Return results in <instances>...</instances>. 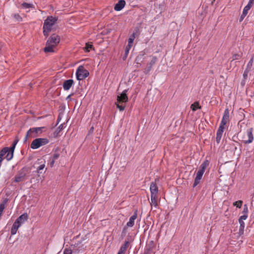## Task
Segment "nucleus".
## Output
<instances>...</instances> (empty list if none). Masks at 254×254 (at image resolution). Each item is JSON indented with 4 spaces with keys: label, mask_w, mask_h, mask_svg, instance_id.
<instances>
[{
    "label": "nucleus",
    "mask_w": 254,
    "mask_h": 254,
    "mask_svg": "<svg viewBox=\"0 0 254 254\" xmlns=\"http://www.w3.org/2000/svg\"><path fill=\"white\" fill-rule=\"evenodd\" d=\"M248 218V215H246V214H243V215H242L239 219H240V220H246L247 219V218Z\"/></svg>",
    "instance_id": "a18cd8bd"
},
{
    "label": "nucleus",
    "mask_w": 254,
    "mask_h": 254,
    "mask_svg": "<svg viewBox=\"0 0 254 254\" xmlns=\"http://www.w3.org/2000/svg\"><path fill=\"white\" fill-rule=\"evenodd\" d=\"M253 131L254 129L253 127H250L247 129L246 133V136L248 138V139L243 140V142L245 144H250L253 141L254 139Z\"/></svg>",
    "instance_id": "6e6552de"
},
{
    "label": "nucleus",
    "mask_w": 254,
    "mask_h": 254,
    "mask_svg": "<svg viewBox=\"0 0 254 254\" xmlns=\"http://www.w3.org/2000/svg\"><path fill=\"white\" fill-rule=\"evenodd\" d=\"M55 161L50 158V165L51 167H53L55 164Z\"/></svg>",
    "instance_id": "49530a36"
},
{
    "label": "nucleus",
    "mask_w": 254,
    "mask_h": 254,
    "mask_svg": "<svg viewBox=\"0 0 254 254\" xmlns=\"http://www.w3.org/2000/svg\"><path fill=\"white\" fill-rule=\"evenodd\" d=\"M64 125L63 124L60 125L57 129L53 133L54 137L56 138L59 136V133L60 131L64 128Z\"/></svg>",
    "instance_id": "aec40b11"
},
{
    "label": "nucleus",
    "mask_w": 254,
    "mask_h": 254,
    "mask_svg": "<svg viewBox=\"0 0 254 254\" xmlns=\"http://www.w3.org/2000/svg\"><path fill=\"white\" fill-rule=\"evenodd\" d=\"M6 153H7V154L6 156V158L7 160L9 161L13 158V152H12L9 149Z\"/></svg>",
    "instance_id": "bb28decb"
},
{
    "label": "nucleus",
    "mask_w": 254,
    "mask_h": 254,
    "mask_svg": "<svg viewBox=\"0 0 254 254\" xmlns=\"http://www.w3.org/2000/svg\"><path fill=\"white\" fill-rule=\"evenodd\" d=\"M157 61V57L155 56L153 57L152 60H151L149 64V65L147 67V68L145 69L144 71L145 74H148L152 68V66L155 64Z\"/></svg>",
    "instance_id": "f8f14e48"
},
{
    "label": "nucleus",
    "mask_w": 254,
    "mask_h": 254,
    "mask_svg": "<svg viewBox=\"0 0 254 254\" xmlns=\"http://www.w3.org/2000/svg\"><path fill=\"white\" fill-rule=\"evenodd\" d=\"M126 230H127V227H126V226H125V227L124 228L123 230V232H122V233H124V234H126Z\"/></svg>",
    "instance_id": "5fc2aeb1"
},
{
    "label": "nucleus",
    "mask_w": 254,
    "mask_h": 254,
    "mask_svg": "<svg viewBox=\"0 0 254 254\" xmlns=\"http://www.w3.org/2000/svg\"><path fill=\"white\" fill-rule=\"evenodd\" d=\"M190 108L193 111H195L198 109H201V106L198 102H195L191 105Z\"/></svg>",
    "instance_id": "5701e85b"
},
{
    "label": "nucleus",
    "mask_w": 254,
    "mask_h": 254,
    "mask_svg": "<svg viewBox=\"0 0 254 254\" xmlns=\"http://www.w3.org/2000/svg\"><path fill=\"white\" fill-rule=\"evenodd\" d=\"M60 154L59 153H55L53 154V155L52 156V157H51L50 158L56 161V160H57L59 157H60Z\"/></svg>",
    "instance_id": "e433bc0d"
},
{
    "label": "nucleus",
    "mask_w": 254,
    "mask_h": 254,
    "mask_svg": "<svg viewBox=\"0 0 254 254\" xmlns=\"http://www.w3.org/2000/svg\"><path fill=\"white\" fill-rule=\"evenodd\" d=\"M21 6L22 8L24 9H27L29 8H34V6L33 4L31 3H28L27 2H23L21 4Z\"/></svg>",
    "instance_id": "a878e982"
},
{
    "label": "nucleus",
    "mask_w": 254,
    "mask_h": 254,
    "mask_svg": "<svg viewBox=\"0 0 254 254\" xmlns=\"http://www.w3.org/2000/svg\"><path fill=\"white\" fill-rule=\"evenodd\" d=\"M241 57H242V54H234L233 56V60L232 61L238 60L241 59Z\"/></svg>",
    "instance_id": "f704fd0d"
},
{
    "label": "nucleus",
    "mask_w": 254,
    "mask_h": 254,
    "mask_svg": "<svg viewBox=\"0 0 254 254\" xmlns=\"http://www.w3.org/2000/svg\"><path fill=\"white\" fill-rule=\"evenodd\" d=\"M120 250H121L122 251H123L124 253H125L126 251H127V249L126 248H125L124 247H122V246L121 247Z\"/></svg>",
    "instance_id": "603ef678"
},
{
    "label": "nucleus",
    "mask_w": 254,
    "mask_h": 254,
    "mask_svg": "<svg viewBox=\"0 0 254 254\" xmlns=\"http://www.w3.org/2000/svg\"><path fill=\"white\" fill-rule=\"evenodd\" d=\"M45 161H44V163H43L42 164H41L37 168V172L38 173H41V172H40L41 170H42L44 169V168H45Z\"/></svg>",
    "instance_id": "7c9ffc66"
},
{
    "label": "nucleus",
    "mask_w": 254,
    "mask_h": 254,
    "mask_svg": "<svg viewBox=\"0 0 254 254\" xmlns=\"http://www.w3.org/2000/svg\"><path fill=\"white\" fill-rule=\"evenodd\" d=\"M229 120V111L228 109H226L224 111L220 126L216 133V141L217 143H220L223 132L225 128V126Z\"/></svg>",
    "instance_id": "f257e3e1"
},
{
    "label": "nucleus",
    "mask_w": 254,
    "mask_h": 254,
    "mask_svg": "<svg viewBox=\"0 0 254 254\" xmlns=\"http://www.w3.org/2000/svg\"><path fill=\"white\" fill-rule=\"evenodd\" d=\"M126 2L124 0H120L117 3H116L114 7V9L116 11L121 10L125 6Z\"/></svg>",
    "instance_id": "dca6fc26"
},
{
    "label": "nucleus",
    "mask_w": 254,
    "mask_h": 254,
    "mask_svg": "<svg viewBox=\"0 0 254 254\" xmlns=\"http://www.w3.org/2000/svg\"><path fill=\"white\" fill-rule=\"evenodd\" d=\"M93 45L92 44L86 43L85 47L84 48V49L85 52H88L90 51V49H92Z\"/></svg>",
    "instance_id": "c756f323"
},
{
    "label": "nucleus",
    "mask_w": 254,
    "mask_h": 254,
    "mask_svg": "<svg viewBox=\"0 0 254 254\" xmlns=\"http://www.w3.org/2000/svg\"><path fill=\"white\" fill-rule=\"evenodd\" d=\"M93 129H94L93 127H92L91 128V129H90V131H93Z\"/></svg>",
    "instance_id": "bf43d9fd"
},
{
    "label": "nucleus",
    "mask_w": 254,
    "mask_h": 254,
    "mask_svg": "<svg viewBox=\"0 0 254 254\" xmlns=\"http://www.w3.org/2000/svg\"><path fill=\"white\" fill-rule=\"evenodd\" d=\"M137 216V210H136L133 215H132L130 218L129 221L127 223V226L128 227H132L134 225V220L136 219Z\"/></svg>",
    "instance_id": "9b49d317"
},
{
    "label": "nucleus",
    "mask_w": 254,
    "mask_h": 254,
    "mask_svg": "<svg viewBox=\"0 0 254 254\" xmlns=\"http://www.w3.org/2000/svg\"><path fill=\"white\" fill-rule=\"evenodd\" d=\"M132 47V46H130L129 45H127L125 48V54L126 56H127L129 53V50H130L131 48Z\"/></svg>",
    "instance_id": "58836bf2"
},
{
    "label": "nucleus",
    "mask_w": 254,
    "mask_h": 254,
    "mask_svg": "<svg viewBox=\"0 0 254 254\" xmlns=\"http://www.w3.org/2000/svg\"><path fill=\"white\" fill-rule=\"evenodd\" d=\"M209 165V162L208 160H205L200 165L199 170L197 171L194 181L193 184V187H196L200 182V180L202 179V176L205 172L206 167Z\"/></svg>",
    "instance_id": "7ed1b4c3"
},
{
    "label": "nucleus",
    "mask_w": 254,
    "mask_h": 254,
    "mask_svg": "<svg viewBox=\"0 0 254 254\" xmlns=\"http://www.w3.org/2000/svg\"><path fill=\"white\" fill-rule=\"evenodd\" d=\"M243 201L242 200H239L234 202L233 205L237 206L238 208H241L242 205Z\"/></svg>",
    "instance_id": "473e14b6"
},
{
    "label": "nucleus",
    "mask_w": 254,
    "mask_h": 254,
    "mask_svg": "<svg viewBox=\"0 0 254 254\" xmlns=\"http://www.w3.org/2000/svg\"><path fill=\"white\" fill-rule=\"evenodd\" d=\"M89 73L87 70L85 69L83 66L80 65L76 70V77L78 80H81L87 76H88Z\"/></svg>",
    "instance_id": "39448f33"
},
{
    "label": "nucleus",
    "mask_w": 254,
    "mask_h": 254,
    "mask_svg": "<svg viewBox=\"0 0 254 254\" xmlns=\"http://www.w3.org/2000/svg\"><path fill=\"white\" fill-rule=\"evenodd\" d=\"M58 18L53 16H49L45 20L43 24V34L47 37L49 33L52 30V26L56 23Z\"/></svg>",
    "instance_id": "f03ea898"
},
{
    "label": "nucleus",
    "mask_w": 254,
    "mask_h": 254,
    "mask_svg": "<svg viewBox=\"0 0 254 254\" xmlns=\"http://www.w3.org/2000/svg\"><path fill=\"white\" fill-rule=\"evenodd\" d=\"M73 95V93L69 94L68 96H67L66 98V100H71V96H72Z\"/></svg>",
    "instance_id": "3c124183"
},
{
    "label": "nucleus",
    "mask_w": 254,
    "mask_h": 254,
    "mask_svg": "<svg viewBox=\"0 0 254 254\" xmlns=\"http://www.w3.org/2000/svg\"><path fill=\"white\" fill-rule=\"evenodd\" d=\"M254 2V0H249L248 4L246 6H248L249 8H251L253 5Z\"/></svg>",
    "instance_id": "79ce46f5"
},
{
    "label": "nucleus",
    "mask_w": 254,
    "mask_h": 254,
    "mask_svg": "<svg viewBox=\"0 0 254 254\" xmlns=\"http://www.w3.org/2000/svg\"><path fill=\"white\" fill-rule=\"evenodd\" d=\"M121 103H118L116 104L117 107L120 110V111H123L125 108V106L121 104Z\"/></svg>",
    "instance_id": "c9c22d12"
},
{
    "label": "nucleus",
    "mask_w": 254,
    "mask_h": 254,
    "mask_svg": "<svg viewBox=\"0 0 254 254\" xmlns=\"http://www.w3.org/2000/svg\"><path fill=\"white\" fill-rule=\"evenodd\" d=\"M155 245L154 242L153 241H151L146 245L144 251H148V253L151 254L152 250L155 248Z\"/></svg>",
    "instance_id": "a211bd4d"
},
{
    "label": "nucleus",
    "mask_w": 254,
    "mask_h": 254,
    "mask_svg": "<svg viewBox=\"0 0 254 254\" xmlns=\"http://www.w3.org/2000/svg\"><path fill=\"white\" fill-rule=\"evenodd\" d=\"M18 141H19L18 138H17V137H16V138L13 143L16 145L17 143H18Z\"/></svg>",
    "instance_id": "864d4df0"
},
{
    "label": "nucleus",
    "mask_w": 254,
    "mask_h": 254,
    "mask_svg": "<svg viewBox=\"0 0 254 254\" xmlns=\"http://www.w3.org/2000/svg\"><path fill=\"white\" fill-rule=\"evenodd\" d=\"M21 226V225H20V224H19V222H18V221L15 220V221L13 224L12 228L10 230L11 234L12 235H14L16 234L18 229Z\"/></svg>",
    "instance_id": "2eb2a0df"
},
{
    "label": "nucleus",
    "mask_w": 254,
    "mask_h": 254,
    "mask_svg": "<svg viewBox=\"0 0 254 254\" xmlns=\"http://www.w3.org/2000/svg\"><path fill=\"white\" fill-rule=\"evenodd\" d=\"M49 142V140L46 138H38L34 139L30 147L32 149H36L42 146L45 145Z\"/></svg>",
    "instance_id": "20e7f679"
},
{
    "label": "nucleus",
    "mask_w": 254,
    "mask_h": 254,
    "mask_svg": "<svg viewBox=\"0 0 254 254\" xmlns=\"http://www.w3.org/2000/svg\"><path fill=\"white\" fill-rule=\"evenodd\" d=\"M9 148L8 147H4L0 151V157H3L8 151Z\"/></svg>",
    "instance_id": "c85d7f7f"
},
{
    "label": "nucleus",
    "mask_w": 254,
    "mask_h": 254,
    "mask_svg": "<svg viewBox=\"0 0 254 254\" xmlns=\"http://www.w3.org/2000/svg\"><path fill=\"white\" fill-rule=\"evenodd\" d=\"M139 35V29L138 27H136L132 34L130 36L129 38L131 39H132L133 40H134L136 36H138Z\"/></svg>",
    "instance_id": "b1692460"
},
{
    "label": "nucleus",
    "mask_w": 254,
    "mask_h": 254,
    "mask_svg": "<svg viewBox=\"0 0 254 254\" xmlns=\"http://www.w3.org/2000/svg\"><path fill=\"white\" fill-rule=\"evenodd\" d=\"M251 8H249L248 6H245L244 9H243V12H242V15H241L240 16V19H239V21L240 22H241L243 20V19H244V18L246 17V16L248 14V11Z\"/></svg>",
    "instance_id": "6ab92c4d"
},
{
    "label": "nucleus",
    "mask_w": 254,
    "mask_h": 254,
    "mask_svg": "<svg viewBox=\"0 0 254 254\" xmlns=\"http://www.w3.org/2000/svg\"><path fill=\"white\" fill-rule=\"evenodd\" d=\"M252 96L254 97V92L253 93V96Z\"/></svg>",
    "instance_id": "680f3d73"
},
{
    "label": "nucleus",
    "mask_w": 254,
    "mask_h": 254,
    "mask_svg": "<svg viewBox=\"0 0 254 254\" xmlns=\"http://www.w3.org/2000/svg\"><path fill=\"white\" fill-rule=\"evenodd\" d=\"M27 170L25 168H23L18 173L17 175L14 177V182L19 183L24 180V178L26 175Z\"/></svg>",
    "instance_id": "0eeeda50"
},
{
    "label": "nucleus",
    "mask_w": 254,
    "mask_h": 254,
    "mask_svg": "<svg viewBox=\"0 0 254 254\" xmlns=\"http://www.w3.org/2000/svg\"><path fill=\"white\" fill-rule=\"evenodd\" d=\"M6 203V201L3 202L0 204V216H1L2 212L5 208V204Z\"/></svg>",
    "instance_id": "2f4dec72"
},
{
    "label": "nucleus",
    "mask_w": 254,
    "mask_h": 254,
    "mask_svg": "<svg viewBox=\"0 0 254 254\" xmlns=\"http://www.w3.org/2000/svg\"><path fill=\"white\" fill-rule=\"evenodd\" d=\"M81 243V242H78L77 243L75 244L74 246L76 245L77 246Z\"/></svg>",
    "instance_id": "13d9d810"
},
{
    "label": "nucleus",
    "mask_w": 254,
    "mask_h": 254,
    "mask_svg": "<svg viewBox=\"0 0 254 254\" xmlns=\"http://www.w3.org/2000/svg\"><path fill=\"white\" fill-rule=\"evenodd\" d=\"M11 16L14 18L16 21L20 22L22 20V18L18 13H14L11 15Z\"/></svg>",
    "instance_id": "393cba45"
},
{
    "label": "nucleus",
    "mask_w": 254,
    "mask_h": 254,
    "mask_svg": "<svg viewBox=\"0 0 254 254\" xmlns=\"http://www.w3.org/2000/svg\"><path fill=\"white\" fill-rule=\"evenodd\" d=\"M15 146L16 144L13 143L12 146L10 148H9L10 149V150H11L12 152H14Z\"/></svg>",
    "instance_id": "8fccbe9b"
},
{
    "label": "nucleus",
    "mask_w": 254,
    "mask_h": 254,
    "mask_svg": "<svg viewBox=\"0 0 254 254\" xmlns=\"http://www.w3.org/2000/svg\"><path fill=\"white\" fill-rule=\"evenodd\" d=\"M60 41V37L56 34H52L47 41V44L56 46Z\"/></svg>",
    "instance_id": "1a4fd4ad"
},
{
    "label": "nucleus",
    "mask_w": 254,
    "mask_h": 254,
    "mask_svg": "<svg viewBox=\"0 0 254 254\" xmlns=\"http://www.w3.org/2000/svg\"><path fill=\"white\" fill-rule=\"evenodd\" d=\"M63 254H73L71 249L65 248L63 251Z\"/></svg>",
    "instance_id": "72a5a7b5"
},
{
    "label": "nucleus",
    "mask_w": 254,
    "mask_h": 254,
    "mask_svg": "<svg viewBox=\"0 0 254 254\" xmlns=\"http://www.w3.org/2000/svg\"><path fill=\"white\" fill-rule=\"evenodd\" d=\"M129 244V242L128 241H126L124 243V244L122 246V247H124L127 250V248H128Z\"/></svg>",
    "instance_id": "a19ab883"
},
{
    "label": "nucleus",
    "mask_w": 254,
    "mask_h": 254,
    "mask_svg": "<svg viewBox=\"0 0 254 254\" xmlns=\"http://www.w3.org/2000/svg\"><path fill=\"white\" fill-rule=\"evenodd\" d=\"M249 210H248V207L247 204H245L244 205V208L243 211V214H246L248 215Z\"/></svg>",
    "instance_id": "4c0bfd02"
},
{
    "label": "nucleus",
    "mask_w": 254,
    "mask_h": 254,
    "mask_svg": "<svg viewBox=\"0 0 254 254\" xmlns=\"http://www.w3.org/2000/svg\"><path fill=\"white\" fill-rule=\"evenodd\" d=\"M244 228H245V227H240V228H239V234H240V235H242V234H244Z\"/></svg>",
    "instance_id": "de8ad7c7"
},
{
    "label": "nucleus",
    "mask_w": 254,
    "mask_h": 254,
    "mask_svg": "<svg viewBox=\"0 0 254 254\" xmlns=\"http://www.w3.org/2000/svg\"><path fill=\"white\" fill-rule=\"evenodd\" d=\"M29 138H30V134H28V131H27V133H26V135H25V137L24 138V140H23L24 142H27V141L28 140V139Z\"/></svg>",
    "instance_id": "37998d69"
},
{
    "label": "nucleus",
    "mask_w": 254,
    "mask_h": 254,
    "mask_svg": "<svg viewBox=\"0 0 254 254\" xmlns=\"http://www.w3.org/2000/svg\"><path fill=\"white\" fill-rule=\"evenodd\" d=\"M127 90H124L122 93L117 97V102L119 103H126L128 101V97L127 95Z\"/></svg>",
    "instance_id": "9d476101"
},
{
    "label": "nucleus",
    "mask_w": 254,
    "mask_h": 254,
    "mask_svg": "<svg viewBox=\"0 0 254 254\" xmlns=\"http://www.w3.org/2000/svg\"><path fill=\"white\" fill-rule=\"evenodd\" d=\"M28 218V215L27 213H24L22 215H21L19 217H18L16 219V221H18L19 222V224L21 225L23 224L27 220Z\"/></svg>",
    "instance_id": "f3484780"
},
{
    "label": "nucleus",
    "mask_w": 254,
    "mask_h": 254,
    "mask_svg": "<svg viewBox=\"0 0 254 254\" xmlns=\"http://www.w3.org/2000/svg\"><path fill=\"white\" fill-rule=\"evenodd\" d=\"M150 191L151 195H157L158 188L155 183L152 182L150 186Z\"/></svg>",
    "instance_id": "ddd939ff"
},
{
    "label": "nucleus",
    "mask_w": 254,
    "mask_h": 254,
    "mask_svg": "<svg viewBox=\"0 0 254 254\" xmlns=\"http://www.w3.org/2000/svg\"><path fill=\"white\" fill-rule=\"evenodd\" d=\"M60 120L61 119H60V117H58V120H57L58 123L60 121Z\"/></svg>",
    "instance_id": "052dcab7"
},
{
    "label": "nucleus",
    "mask_w": 254,
    "mask_h": 254,
    "mask_svg": "<svg viewBox=\"0 0 254 254\" xmlns=\"http://www.w3.org/2000/svg\"><path fill=\"white\" fill-rule=\"evenodd\" d=\"M73 80L72 79L66 80L63 83V88L64 90H68L73 84Z\"/></svg>",
    "instance_id": "4468645a"
},
{
    "label": "nucleus",
    "mask_w": 254,
    "mask_h": 254,
    "mask_svg": "<svg viewBox=\"0 0 254 254\" xmlns=\"http://www.w3.org/2000/svg\"><path fill=\"white\" fill-rule=\"evenodd\" d=\"M254 62V57H252L247 65L246 69L251 70Z\"/></svg>",
    "instance_id": "cd10ccee"
},
{
    "label": "nucleus",
    "mask_w": 254,
    "mask_h": 254,
    "mask_svg": "<svg viewBox=\"0 0 254 254\" xmlns=\"http://www.w3.org/2000/svg\"><path fill=\"white\" fill-rule=\"evenodd\" d=\"M250 70L246 68L245 70L243 73V77L245 79H246L248 76V73Z\"/></svg>",
    "instance_id": "ea45409f"
},
{
    "label": "nucleus",
    "mask_w": 254,
    "mask_h": 254,
    "mask_svg": "<svg viewBox=\"0 0 254 254\" xmlns=\"http://www.w3.org/2000/svg\"><path fill=\"white\" fill-rule=\"evenodd\" d=\"M124 253H125L124 252H123L121 250H119L117 254H124Z\"/></svg>",
    "instance_id": "6e6d98bb"
},
{
    "label": "nucleus",
    "mask_w": 254,
    "mask_h": 254,
    "mask_svg": "<svg viewBox=\"0 0 254 254\" xmlns=\"http://www.w3.org/2000/svg\"><path fill=\"white\" fill-rule=\"evenodd\" d=\"M157 199V195H151L150 204L151 205H153L155 207H157L158 206Z\"/></svg>",
    "instance_id": "412c9836"
},
{
    "label": "nucleus",
    "mask_w": 254,
    "mask_h": 254,
    "mask_svg": "<svg viewBox=\"0 0 254 254\" xmlns=\"http://www.w3.org/2000/svg\"><path fill=\"white\" fill-rule=\"evenodd\" d=\"M239 222L240 223V227H245V224L243 220L239 219Z\"/></svg>",
    "instance_id": "c03bdc74"
},
{
    "label": "nucleus",
    "mask_w": 254,
    "mask_h": 254,
    "mask_svg": "<svg viewBox=\"0 0 254 254\" xmlns=\"http://www.w3.org/2000/svg\"><path fill=\"white\" fill-rule=\"evenodd\" d=\"M55 46H52L51 44H47V43H46V46L45 47L44 50V52L46 53L48 52H54L53 48Z\"/></svg>",
    "instance_id": "4be33fe9"
},
{
    "label": "nucleus",
    "mask_w": 254,
    "mask_h": 254,
    "mask_svg": "<svg viewBox=\"0 0 254 254\" xmlns=\"http://www.w3.org/2000/svg\"><path fill=\"white\" fill-rule=\"evenodd\" d=\"M143 254H151L148 253V251H144Z\"/></svg>",
    "instance_id": "4d7b16f0"
},
{
    "label": "nucleus",
    "mask_w": 254,
    "mask_h": 254,
    "mask_svg": "<svg viewBox=\"0 0 254 254\" xmlns=\"http://www.w3.org/2000/svg\"><path fill=\"white\" fill-rule=\"evenodd\" d=\"M45 127H36L30 128L27 131L30 134V138H35L39 136L43 132Z\"/></svg>",
    "instance_id": "423d86ee"
},
{
    "label": "nucleus",
    "mask_w": 254,
    "mask_h": 254,
    "mask_svg": "<svg viewBox=\"0 0 254 254\" xmlns=\"http://www.w3.org/2000/svg\"><path fill=\"white\" fill-rule=\"evenodd\" d=\"M133 41H134V40H133L132 39H131L130 38H129V39L128 40V44L127 45H129L132 46V44H133Z\"/></svg>",
    "instance_id": "09e8293b"
}]
</instances>
